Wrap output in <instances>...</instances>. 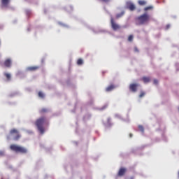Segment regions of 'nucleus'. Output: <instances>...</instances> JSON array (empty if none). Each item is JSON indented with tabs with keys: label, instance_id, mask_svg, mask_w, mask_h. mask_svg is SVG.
I'll return each instance as SVG.
<instances>
[{
	"label": "nucleus",
	"instance_id": "obj_3",
	"mask_svg": "<svg viewBox=\"0 0 179 179\" xmlns=\"http://www.w3.org/2000/svg\"><path fill=\"white\" fill-rule=\"evenodd\" d=\"M10 149L16 153L27 154L28 150L24 147L18 146L17 145H11Z\"/></svg>",
	"mask_w": 179,
	"mask_h": 179
},
{
	"label": "nucleus",
	"instance_id": "obj_17",
	"mask_svg": "<svg viewBox=\"0 0 179 179\" xmlns=\"http://www.w3.org/2000/svg\"><path fill=\"white\" fill-rule=\"evenodd\" d=\"M124 15V11H122L120 13H117L116 15V18L119 19V18L122 17Z\"/></svg>",
	"mask_w": 179,
	"mask_h": 179
},
{
	"label": "nucleus",
	"instance_id": "obj_29",
	"mask_svg": "<svg viewBox=\"0 0 179 179\" xmlns=\"http://www.w3.org/2000/svg\"><path fill=\"white\" fill-rule=\"evenodd\" d=\"M130 138H132L133 135L131 134H129Z\"/></svg>",
	"mask_w": 179,
	"mask_h": 179
},
{
	"label": "nucleus",
	"instance_id": "obj_28",
	"mask_svg": "<svg viewBox=\"0 0 179 179\" xmlns=\"http://www.w3.org/2000/svg\"><path fill=\"white\" fill-rule=\"evenodd\" d=\"M170 27H171V25H170V24H167V25L166 26V29H169Z\"/></svg>",
	"mask_w": 179,
	"mask_h": 179
},
{
	"label": "nucleus",
	"instance_id": "obj_14",
	"mask_svg": "<svg viewBox=\"0 0 179 179\" xmlns=\"http://www.w3.org/2000/svg\"><path fill=\"white\" fill-rule=\"evenodd\" d=\"M115 88V87L114 85H109L108 87H107V88H106V92H111Z\"/></svg>",
	"mask_w": 179,
	"mask_h": 179
},
{
	"label": "nucleus",
	"instance_id": "obj_7",
	"mask_svg": "<svg viewBox=\"0 0 179 179\" xmlns=\"http://www.w3.org/2000/svg\"><path fill=\"white\" fill-rule=\"evenodd\" d=\"M127 8L131 11H134L136 8L135 4L131 1L127 2Z\"/></svg>",
	"mask_w": 179,
	"mask_h": 179
},
{
	"label": "nucleus",
	"instance_id": "obj_27",
	"mask_svg": "<svg viewBox=\"0 0 179 179\" xmlns=\"http://www.w3.org/2000/svg\"><path fill=\"white\" fill-rule=\"evenodd\" d=\"M159 83L158 80H154V84L157 85Z\"/></svg>",
	"mask_w": 179,
	"mask_h": 179
},
{
	"label": "nucleus",
	"instance_id": "obj_30",
	"mask_svg": "<svg viewBox=\"0 0 179 179\" xmlns=\"http://www.w3.org/2000/svg\"><path fill=\"white\" fill-rule=\"evenodd\" d=\"M131 179H134V178H131Z\"/></svg>",
	"mask_w": 179,
	"mask_h": 179
},
{
	"label": "nucleus",
	"instance_id": "obj_13",
	"mask_svg": "<svg viewBox=\"0 0 179 179\" xmlns=\"http://www.w3.org/2000/svg\"><path fill=\"white\" fill-rule=\"evenodd\" d=\"M138 3L139 6H145L147 4V1L145 0H138Z\"/></svg>",
	"mask_w": 179,
	"mask_h": 179
},
{
	"label": "nucleus",
	"instance_id": "obj_12",
	"mask_svg": "<svg viewBox=\"0 0 179 179\" xmlns=\"http://www.w3.org/2000/svg\"><path fill=\"white\" fill-rule=\"evenodd\" d=\"M142 80L144 83H149L151 80L150 77H143Z\"/></svg>",
	"mask_w": 179,
	"mask_h": 179
},
{
	"label": "nucleus",
	"instance_id": "obj_16",
	"mask_svg": "<svg viewBox=\"0 0 179 179\" xmlns=\"http://www.w3.org/2000/svg\"><path fill=\"white\" fill-rule=\"evenodd\" d=\"M48 112V109L47 108H42L41 110H39L40 114L47 113Z\"/></svg>",
	"mask_w": 179,
	"mask_h": 179
},
{
	"label": "nucleus",
	"instance_id": "obj_19",
	"mask_svg": "<svg viewBox=\"0 0 179 179\" xmlns=\"http://www.w3.org/2000/svg\"><path fill=\"white\" fill-rule=\"evenodd\" d=\"M152 9H153V6H147V7L144 8V10L145 11H148L149 10H152Z\"/></svg>",
	"mask_w": 179,
	"mask_h": 179
},
{
	"label": "nucleus",
	"instance_id": "obj_26",
	"mask_svg": "<svg viewBox=\"0 0 179 179\" xmlns=\"http://www.w3.org/2000/svg\"><path fill=\"white\" fill-rule=\"evenodd\" d=\"M5 155V152L3 151H0V157H3Z\"/></svg>",
	"mask_w": 179,
	"mask_h": 179
},
{
	"label": "nucleus",
	"instance_id": "obj_25",
	"mask_svg": "<svg viewBox=\"0 0 179 179\" xmlns=\"http://www.w3.org/2000/svg\"><path fill=\"white\" fill-rule=\"evenodd\" d=\"M134 52H139V50H138V47H134Z\"/></svg>",
	"mask_w": 179,
	"mask_h": 179
},
{
	"label": "nucleus",
	"instance_id": "obj_23",
	"mask_svg": "<svg viewBox=\"0 0 179 179\" xmlns=\"http://www.w3.org/2000/svg\"><path fill=\"white\" fill-rule=\"evenodd\" d=\"M138 129L141 131V132H144V127L143 126H138Z\"/></svg>",
	"mask_w": 179,
	"mask_h": 179
},
{
	"label": "nucleus",
	"instance_id": "obj_15",
	"mask_svg": "<svg viewBox=\"0 0 179 179\" xmlns=\"http://www.w3.org/2000/svg\"><path fill=\"white\" fill-rule=\"evenodd\" d=\"M3 75L6 77V78L7 79V80H10L11 76H10V74H9V73H5Z\"/></svg>",
	"mask_w": 179,
	"mask_h": 179
},
{
	"label": "nucleus",
	"instance_id": "obj_31",
	"mask_svg": "<svg viewBox=\"0 0 179 179\" xmlns=\"http://www.w3.org/2000/svg\"><path fill=\"white\" fill-rule=\"evenodd\" d=\"M0 45H1V41H0Z\"/></svg>",
	"mask_w": 179,
	"mask_h": 179
},
{
	"label": "nucleus",
	"instance_id": "obj_4",
	"mask_svg": "<svg viewBox=\"0 0 179 179\" xmlns=\"http://www.w3.org/2000/svg\"><path fill=\"white\" fill-rule=\"evenodd\" d=\"M10 135L15 134V136L13 137V140L15 141H18L21 138V136L19 134V131L15 129H11L10 131Z\"/></svg>",
	"mask_w": 179,
	"mask_h": 179
},
{
	"label": "nucleus",
	"instance_id": "obj_20",
	"mask_svg": "<svg viewBox=\"0 0 179 179\" xmlns=\"http://www.w3.org/2000/svg\"><path fill=\"white\" fill-rule=\"evenodd\" d=\"M134 40V36L132 34L129 35L128 37V41L129 42H132Z\"/></svg>",
	"mask_w": 179,
	"mask_h": 179
},
{
	"label": "nucleus",
	"instance_id": "obj_24",
	"mask_svg": "<svg viewBox=\"0 0 179 179\" xmlns=\"http://www.w3.org/2000/svg\"><path fill=\"white\" fill-rule=\"evenodd\" d=\"M100 1L103 3H109V2H110L111 0H100Z\"/></svg>",
	"mask_w": 179,
	"mask_h": 179
},
{
	"label": "nucleus",
	"instance_id": "obj_22",
	"mask_svg": "<svg viewBox=\"0 0 179 179\" xmlns=\"http://www.w3.org/2000/svg\"><path fill=\"white\" fill-rule=\"evenodd\" d=\"M145 96V92H143V91H141L139 95V98H143Z\"/></svg>",
	"mask_w": 179,
	"mask_h": 179
},
{
	"label": "nucleus",
	"instance_id": "obj_10",
	"mask_svg": "<svg viewBox=\"0 0 179 179\" xmlns=\"http://www.w3.org/2000/svg\"><path fill=\"white\" fill-rule=\"evenodd\" d=\"M126 172H127V169L125 168H120L119 171H118L117 175L119 176H124Z\"/></svg>",
	"mask_w": 179,
	"mask_h": 179
},
{
	"label": "nucleus",
	"instance_id": "obj_5",
	"mask_svg": "<svg viewBox=\"0 0 179 179\" xmlns=\"http://www.w3.org/2000/svg\"><path fill=\"white\" fill-rule=\"evenodd\" d=\"M110 23H111L112 29H113L114 31H117V30H118V29H120V26L115 22L113 17H111V19H110Z\"/></svg>",
	"mask_w": 179,
	"mask_h": 179
},
{
	"label": "nucleus",
	"instance_id": "obj_21",
	"mask_svg": "<svg viewBox=\"0 0 179 179\" xmlns=\"http://www.w3.org/2000/svg\"><path fill=\"white\" fill-rule=\"evenodd\" d=\"M38 97L43 99L45 97V95L43 94V92H39L38 94Z\"/></svg>",
	"mask_w": 179,
	"mask_h": 179
},
{
	"label": "nucleus",
	"instance_id": "obj_9",
	"mask_svg": "<svg viewBox=\"0 0 179 179\" xmlns=\"http://www.w3.org/2000/svg\"><path fill=\"white\" fill-rule=\"evenodd\" d=\"M39 69H40L39 66H31L30 67H27V71L33 72V71H37Z\"/></svg>",
	"mask_w": 179,
	"mask_h": 179
},
{
	"label": "nucleus",
	"instance_id": "obj_6",
	"mask_svg": "<svg viewBox=\"0 0 179 179\" xmlns=\"http://www.w3.org/2000/svg\"><path fill=\"white\" fill-rule=\"evenodd\" d=\"M139 87V84H130L129 89L132 92H136L138 90V87Z\"/></svg>",
	"mask_w": 179,
	"mask_h": 179
},
{
	"label": "nucleus",
	"instance_id": "obj_2",
	"mask_svg": "<svg viewBox=\"0 0 179 179\" xmlns=\"http://www.w3.org/2000/svg\"><path fill=\"white\" fill-rule=\"evenodd\" d=\"M46 121V118L45 117H42L38 119L36 122L35 125L36 126L38 131L40 132L41 134H44L45 129H44V124Z\"/></svg>",
	"mask_w": 179,
	"mask_h": 179
},
{
	"label": "nucleus",
	"instance_id": "obj_18",
	"mask_svg": "<svg viewBox=\"0 0 179 179\" xmlns=\"http://www.w3.org/2000/svg\"><path fill=\"white\" fill-rule=\"evenodd\" d=\"M77 64L79 65V66L83 65V59H78L77 60Z\"/></svg>",
	"mask_w": 179,
	"mask_h": 179
},
{
	"label": "nucleus",
	"instance_id": "obj_8",
	"mask_svg": "<svg viewBox=\"0 0 179 179\" xmlns=\"http://www.w3.org/2000/svg\"><path fill=\"white\" fill-rule=\"evenodd\" d=\"M12 65V60L10 59H6L3 62V66L6 68H10Z\"/></svg>",
	"mask_w": 179,
	"mask_h": 179
},
{
	"label": "nucleus",
	"instance_id": "obj_1",
	"mask_svg": "<svg viewBox=\"0 0 179 179\" xmlns=\"http://www.w3.org/2000/svg\"><path fill=\"white\" fill-rule=\"evenodd\" d=\"M150 20V15L145 13L136 17V24L138 26L145 25L148 24Z\"/></svg>",
	"mask_w": 179,
	"mask_h": 179
},
{
	"label": "nucleus",
	"instance_id": "obj_11",
	"mask_svg": "<svg viewBox=\"0 0 179 179\" xmlns=\"http://www.w3.org/2000/svg\"><path fill=\"white\" fill-rule=\"evenodd\" d=\"M10 0H1V4L3 7H8Z\"/></svg>",
	"mask_w": 179,
	"mask_h": 179
}]
</instances>
